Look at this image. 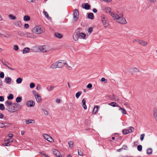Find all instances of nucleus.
Instances as JSON below:
<instances>
[{
  "mask_svg": "<svg viewBox=\"0 0 157 157\" xmlns=\"http://www.w3.org/2000/svg\"><path fill=\"white\" fill-rule=\"evenodd\" d=\"M17 103L12 104L11 101L7 100L5 102L6 109L10 112H14L16 111V107L17 105Z\"/></svg>",
  "mask_w": 157,
  "mask_h": 157,
  "instance_id": "f257e3e1",
  "label": "nucleus"
},
{
  "mask_svg": "<svg viewBox=\"0 0 157 157\" xmlns=\"http://www.w3.org/2000/svg\"><path fill=\"white\" fill-rule=\"evenodd\" d=\"M66 64V61L59 60L51 65L50 68L52 69H55L56 68H61L64 65Z\"/></svg>",
  "mask_w": 157,
  "mask_h": 157,
  "instance_id": "f03ea898",
  "label": "nucleus"
},
{
  "mask_svg": "<svg viewBox=\"0 0 157 157\" xmlns=\"http://www.w3.org/2000/svg\"><path fill=\"white\" fill-rule=\"evenodd\" d=\"M32 32L36 34H40L44 32V28L41 25H36L33 29Z\"/></svg>",
  "mask_w": 157,
  "mask_h": 157,
  "instance_id": "7ed1b4c3",
  "label": "nucleus"
},
{
  "mask_svg": "<svg viewBox=\"0 0 157 157\" xmlns=\"http://www.w3.org/2000/svg\"><path fill=\"white\" fill-rule=\"evenodd\" d=\"M38 49L41 52H45L50 51L51 48L47 45L40 46L38 47Z\"/></svg>",
  "mask_w": 157,
  "mask_h": 157,
  "instance_id": "20e7f679",
  "label": "nucleus"
},
{
  "mask_svg": "<svg viewBox=\"0 0 157 157\" xmlns=\"http://www.w3.org/2000/svg\"><path fill=\"white\" fill-rule=\"evenodd\" d=\"M123 15H120L119 17L117 20V21L121 24H124L127 23L125 19L122 17Z\"/></svg>",
  "mask_w": 157,
  "mask_h": 157,
  "instance_id": "39448f33",
  "label": "nucleus"
},
{
  "mask_svg": "<svg viewBox=\"0 0 157 157\" xmlns=\"http://www.w3.org/2000/svg\"><path fill=\"white\" fill-rule=\"evenodd\" d=\"M78 17V10L75 9L73 11V21H76Z\"/></svg>",
  "mask_w": 157,
  "mask_h": 157,
  "instance_id": "423d86ee",
  "label": "nucleus"
},
{
  "mask_svg": "<svg viewBox=\"0 0 157 157\" xmlns=\"http://www.w3.org/2000/svg\"><path fill=\"white\" fill-rule=\"evenodd\" d=\"M2 63L3 65L6 67L8 69L12 71H14L15 70L14 69L11 67H12V65L10 63L7 62H4L2 61Z\"/></svg>",
  "mask_w": 157,
  "mask_h": 157,
  "instance_id": "0eeeda50",
  "label": "nucleus"
},
{
  "mask_svg": "<svg viewBox=\"0 0 157 157\" xmlns=\"http://www.w3.org/2000/svg\"><path fill=\"white\" fill-rule=\"evenodd\" d=\"M25 37L32 39H34L36 38L35 36L33 34L28 32L25 33Z\"/></svg>",
  "mask_w": 157,
  "mask_h": 157,
  "instance_id": "6e6552de",
  "label": "nucleus"
},
{
  "mask_svg": "<svg viewBox=\"0 0 157 157\" xmlns=\"http://www.w3.org/2000/svg\"><path fill=\"white\" fill-rule=\"evenodd\" d=\"M73 38L75 41H77L78 39V30L77 29L73 35Z\"/></svg>",
  "mask_w": 157,
  "mask_h": 157,
  "instance_id": "1a4fd4ad",
  "label": "nucleus"
},
{
  "mask_svg": "<svg viewBox=\"0 0 157 157\" xmlns=\"http://www.w3.org/2000/svg\"><path fill=\"white\" fill-rule=\"evenodd\" d=\"M52 151L53 154L56 155L57 157H61L60 153L58 150L56 149H53L52 150Z\"/></svg>",
  "mask_w": 157,
  "mask_h": 157,
  "instance_id": "9d476101",
  "label": "nucleus"
},
{
  "mask_svg": "<svg viewBox=\"0 0 157 157\" xmlns=\"http://www.w3.org/2000/svg\"><path fill=\"white\" fill-rule=\"evenodd\" d=\"M14 25L16 26L21 27L22 26V24L20 20H16L13 22Z\"/></svg>",
  "mask_w": 157,
  "mask_h": 157,
  "instance_id": "9b49d317",
  "label": "nucleus"
},
{
  "mask_svg": "<svg viewBox=\"0 0 157 157\" xmlns=\"http://www.w3.org/2000/svg\"><path fill=\"white\" fill-rule=\"evenodd\" d=\"M35 105V102L32 100L28 101L26 103L27 105L29 107H33Z\"/></svg>",
  "mask_w": 157,
  "mask_h": 157,
  "instance_id": "f8f14e48",
  "label": "nucleus"
},
{
  "mask_svg": "<svg viewBox=\"0 0 157 157\" xmlns=\"http://www.w3.org/2000/svg\"><path fill=\"white\" fill-rule=\"evenodd\" d=\"M136 41L138 43L142 46H146L147 44V42L146 41L140 40H137Z\"/></svg>",
  "mask_w": 157,
  "mask_h": 157,
  "instance_id": "ddd939ff",
  "label": "nucleus"
},
{
  "mask_svg": "<svg viewBox=\"0 0 157 157\" xmlns=\"http://www.w3.org/2000/svg\"><path fill=\"white\" fill-rule=\"evenodd\" d=\"M110 15L114 20H116V21L120 17L117 14L113 12L110 13Z\"/></svg>",
  "mask_w": 157,
  "mask_h": 157,
  "instance_id": "4468645a",
  "label": "nucleus"
},
{
  "mask_svg": "<svg viewBox=\"0 0 157 157\" xmlns=\"http://www.w3.org/2000/svg\"><path fill=\"white\" fill-rule=\"evenodd\" d=\"M82 7L86 10H88L90 9V6L88 3H85L82 4Z\"/></svg>",
  "mask_w": 157,
  "mask_h": 157,
  "instance_id": "2eb2a0df",
  "label": "nucleus"
},
{
  "mask_svg": "<svg viewBox=\"0 0 157 157\" xmlns=\"http://www.w3.org/2000/svg\"><path fill=\"white\" fill-rule=\"evenodd\" d=\"M35 98L37 102L41 103L42 102V99L41 98V96H40L39 94L37 95V96H36L35 97Z\"/></svg>",
  "mask_w": 157,
  "mask_h": 157,
  "instance_id": "dca6fc26",
  "label": "nucleus"
},
{
  "mask_svg": "<svg viewBox=\"0 0 157 157\" xmlns=\"http://www.w3.org/2000/svg\"><path fill=\"white\" fill-rule=\"evenodd\" d=\"M102 22L103 25L105 28L107 27L109 25V23L107 20H103Z\"/></svg>",
  "mask_w": 157,
  "mask_h": 157,
  "instance_id": "f3484780",
  "label": "nucleus"
},
{
  "mask_svg": "<svg viewBox=\"0 0 157 157\" xmlns=\"http://www.w3.org/2000/svg\"><path fill=\"white\" fill-rule=\"evenodd\" d=\"M102 22L103 25L105 28L107 27L109 25V23L107 20H103Z\"/></svg>",
  "mask_w": 157,
  "mask_h": 157,
  "instance_id": "a211bd4d",
  "label": "nucleus"
},
{
  "mask_svg": "<svg viewBox=\"0 0 157 157\" xmlns=\"http://www.w3.org/2000/svg\"><path fill=\"white\" fill-rule=\"evenodd\" d=\"M153 116L156 121H157V109L155 108L153 109Z\"/></svg>",
  "mask_w": 157,
  "mask_h": 157,
  "instance_id": "6ab92c4d",
  "label": "nucleus"
},
{
  "mask_svg": "<svg viewBox=\"0 0 157 157\" xmlns=\"http://www.w3.org/2000/svg\"><path fill=\"white\" fill-rule=\"evenodd\" d=\"M30 52V48L28 47L24 48L22 51V53L23 54L29 53Z\"/></svg>",
  "mask_w": 157,
  "mask_h": 157,
  "instance_id": "aec40b11",
  "label": "nucleus"
},
{
  "mask_svg": "<svg viewBox=\"0 0 157 157\" xmlns=\"http://www.w3.org/2000/svg\"><path fill=\"white\" fill-rule=\"evenodd\" d=\"M109 105H110L112 106L113 107H120V106L119 105L115 102H113L111 103H110L109 104Z\"/></svg>",
  "mask_w": 157,
  "mask_h": 157,
  "instance_id": "412c9836",
  "label": "nucleus"
},
{
  "mask_svg": "<svg viewBox=\"0 0 157 157\" xmlns=\"http://www.w3.org/2000/svg\"><path fill=\"white\" fill-rule=\"evenodd\" d=\"M99 108V106L97 105H95L93 109V113H94V114H96V113H97L98 112Z\"/></svg>",
  "mask_w": 157,
  "mask_h": 157,
  "instance_id": "4be33fe9",
  "label": "nucleus"
},
{
  "mask_svg": "<svg viewBox=\"0 0 157 157\" xmlns=\"http://www.w3.org/2000/svg\"><path fill=\"white\" fill-rule=\"evenodd\" d=\"M54 35L56 37L59 39L61 38L63 36L62 34L58 33H55Z\"/></svg>",
  "mask_w": 157,
  "mask_h": 157,
  "instance_id": "5701e85b",
  "label": "nucleus"
},
{
  "mask_svg": "<svg viewBox=\"0 0 157 157\" xmlns=\"http://www.w3.org/2000/svg\"><path fill=\"white\" fill-rule=\"evenodd\" d=\"M86 34H84L83 33H81L79 34V37H80L81 39H86Z\"/></svg>",
  "mask_w": 157,
  "mask_h": 157,
  "instance_id": "b1692460",
  "label": "nucleus"
},
{
  "mask_svg": "<svg viewBox=\"0 0 157 157\" xmlns=\"http://www.w3.org/2000/svg\"><path fill=\"white\" fill-rule=\"evenodd\" d=\"M82 106L85 109H87V106L86 105V101L83 99L82 100Z\"/></svg>",
  "mask_w": 157,
  "mask_h": 157,
  "instance_id": "393cba45",
  "label": "nucleus"
},
{
  "mask_svg": "<svg viewBox=\"0 0 157 157\" xmlns=\"http://www.w3.org/2000/svg\"><path fill=\"white\" fill-rule=\"evenodd\" d=\"M5 80L8 84H10L11 81V79L10 77H6Z\"/></svg>",
  "mask_w": 157,
  "mask_h": 157,
  "instance_id": "a878e982",
  "label": "nucleus"
},
{
  "mask_svg": "<svg viewBox=\"0 0 157 157\" xmlns=\"http://www.w3.org/2000/svg\"><path fill=\"white\" fill-rule=\"evenodd\" d=\"M26 124H34L35 123V121L33 120H29L25 121Z\"/></svg>",
  "mask_w": 157,
  "mask_h": 157,
  "instance_id": "bb28decb",
  "label": "nucleus"
},
{
  "mask_svg": "<svg viewBox=\"0 0 157 157\" xmlns=\"http://www.w3.org/2000/svg\"><path fill=\"white\" fill-rule=\"evenodd\" d=\"M119 110L121 111L122 113L123 114H127L126 110L120 107Z\"/></svg>",
  "mask_w": 157,
  "mask_h": 157,
  "instance_id": "cd10ccee",
  "label": "nucleus"
},
{
  "mask_svg": "<svg viewBox=\"0 0 157 157\" xmlns=\"http://www.w3.org/2000/svg\"><path fill=\"white\" fill-rule=\"evenodd\" d=\"M88 17L90 19L94 18V14L92 13H89L88 14Z\"/></svg>",
  "mask_w": 157,
  "mask_h": 157,
  "instance_id": "c85d7f7f",
  "label": "nucleus"
},
{
  "mask_svg": "<svg viewBox=\"0 0 157 157\" xmlns=\"http://www.w3.org/2000/svg\"><path fill=\"white\" fill-rule=\"evenodd\" d=\"M9 18L10 20H13L16 19V17L12 14H9L8 15Z\"/></svg>",
  "mask_w": 157,
  "mask_h": 157,
  "instance_id": "c756f323",
  "label": "nucleus"
},
{
  "mask_svg": "<svg viewBox=\"0 0 157 157\" xmlns=\"http://www.w3.org/2000/svg\"><path fill=\"white\" fill-rule=\"evenodd\" d=\"M30 20V17L28 15H25L24 17V20L25 21H28Z\"/></svg>",
  "mask_w": 157,
  "mask_h": 157,
  "instance_id": "7c9ffc66",
  "label": "nucleus"
},
{
  "mask_svg": "<svg viewBox=\"0 0 157 157\" xmlns=\"http://www.w3.org/2000/svg\"><path fill=\"white\" fill-rule=\"evenodd\" d=\"M152 151L151 148H149L147 150V154L148 155H150L152 153Z\"/></svg>",
  "mask_w": 157,
  "mask_h": 157,
  "instance_id": "2f4dec72",
  "label": "nucleus"
},
{
  "mask_svg": "<svg viewBox=\"0 0 157 157\" xmlns=\"http://www.w3.org/2000/svg\"><path fill=\"white\" fill-rule=\"evenodd\" d=\"M22 81V79L21 78L19 77L17 78L16 80V82L18 84L21 83Z\"/></svg>",
  "mask_w": 157,
  "mask_h": 157,
  "instance_id": "473e14b6",
  "label": "nucleus"
},
{
  "mask_svg": "<svg viewBox=\"0 0 157 157\" xmlns=\"http://www.w3.org/2000/svg\"><path fill=\"white\" fill-rule=\"evenodd\" d=\"M101 21H102L103 20H107V18L104 14H102L101 15Z\"/></svg>",
  "mask_w": 157,
  "mask_h": 157,
  "instance_id": "72a5a7b5",
  "label": "nucleus"
},
{
  "mask_svg": "<svg viewBox=\"0 0 157 157\" xmlns=\"http://www.w3.org/2000/svg\"><path fill=\"white\" fill-rule=\"evenodd\" d=\"M43 13L44 14L45 16L48 19H51V18L48 16L47 12L44 10L43 11Z\"/></svg>",
  "mask_w": 157,
  "mask_h": 157,
  "instance_id": "f704fd0d",
  "label": "nucleus"
},
{
  "mask_svg": "<svg viewBox=\"0 0 157 157\" xmlns=\"http://www.w3.org/2000/svg\"><path fill=\"white\" fill-rule=\"evenodd\" d=\"M122 132L124 134H128L129 133V132L127 129H124L122 130Z\"/></svg>",
  "mask_w": 157,
  "mask_h": 157,
  "instance_id": "c9c22d12",
  "label": "nucleus"
},
{
  "mask_svg": "<svg viewBox=\"0 0 157 157\" xmlns=\"http://www.w3.org/2000/svg\"><path fill=\"white\" fill-rule=\"evenodd\" d=\"M105 11L106 13H110L111 11V9L109 7H106L105 9Z\"/></svg>",
  "mask_w": 157,
  "mask_h": 157,
  "instance_id": "e433bc0d",
  "label": "nucleus"
},
{
  "mask_svg": "<svg viewBox=\"0 0 157 157\" xmlns=\"http://www.w3.org/2000/svg\"><path fill=\"white\" fill-rule=\"evenodd\" d=\"M6 123L0 122V128H2L6 127Z\"/></svg>",
  "mask_w": 157,
  "mask_h": 157,
  "instance_id": "4c0bfd02",
  "label": "nucleus"
},
{
  "mask_svg": "<svg viewBox=\"0 0 157 157\" xmlns=\"http://www.w3.org/2000/svg\"><path fill=\"white\" fill-rule=\"evenodd\" d=\"M44 138L46 140H47L48 138L50 137V136L47 134H44L43 135Z\"/></svg>",
  "mask_w": 157,
  "mask_h": 157,
  "instance_id": "58836bf2",
  "label": "nucleus"
},
{
  "mask_svg": "<svg viewBox=\"0 0 157 157\" xmlns=\"http://www.w3.org/2000/svg\"><path fill=\"white\" fill-rule=\"evenodd\" d=\"M18 34L21 36H25V33L23 31H19L17 32Z\"/></svg>",
  "mask_w": 157,
  "mask_h": 157,
  "instance_id": "ea45409f",
  "label": "nucleus"
},
{
  "mask_svg": "<svg viewBox=\"0 0 157 157\" xmlns=\"http://www.w3.org/2000/svg\"><path fill=\"white\" fill-rule=\"evenodd\" d=\"M5 141L7 142L8 143H10L13 142V140L12 138H10V139H9L7 140H5Z\"/></svg>",
  "mask_w": 157,
  "mask_h": 157,
  "instance_id": "a19ab883",
  "label": "nucleus"
},
{
  "mask_svg": "<svg viewBox=\"0 0 157 157\" xmlns=\"http://www.w3.org/2000/svg\"><path fill=\"white\" fill-rule=\"evenodd\" d=\"M93 31V28L91 27L88 30V33H87V35H90L92 32Z\"/></svg>",
  "mask_w": 157,
  "mask_h": 157,
  "instance_id": "79ce46f5",
  "label": "nucleus"
},
{
  "mask_svg": "<svg viewBox=\"0 0 157 157\" xmlns=\"http://www.w3.org/2000/svg\"><path fill=\"white\" fill-rule=\"evenodd\" d=\"M22 100L21 97H18L16 98V101L17 102H20Z\"/></svg>",
  "mask_w": 157,
  "mask_h": 157,
  "instance_id": "37998d69",
  "label": "nucleus"
},
{
  "mask_svg": "<svg viewBox=\"0 0 157 157\" xmlns=\"http://www.w3.org/2000/svg\"><path fill=\"white\" fill-rule=\"evenodd\" d=\"M134 129V128L132 126H130L129 127L128 129L129 132V133L132 132H133V130Z\"/></svg>",
  "mask_w": 157,
  "mask_h": 157,
  "instance_id": "c03bdc74",
  "label": "nucleus"
},
{
  "mask_svg": "<svg viewBox=\"0 0 157 157\" xmlns=\"http://www.w3.org/2000/svg\"><path fill=\"white\" fill-rule=\"evenodd\" d=\"M47 141L50 142H54V140L53 138L50 136V137L48 138V139L47 140Z\"/></svg>",
  "mask_w": 157,
  "mask_h": 157,
  "instance_id": "a18cd8bd",
  "label": "nucleus"
},
{
  "mask_svg": "<svg viewBox=\"0 0 157 157\" xmlns=\"http://www.w3.org/2000/svg\"><path fill=\"white\" fill-rule=\"evenodd\" d=\"M68 144H69V147L70 148H71L73 147V142L72 141H69L68 142Z\"/></svg>",
  "mask_w": 157,
  "mask_h": 157,
  "instance_id": "49530a36",
  "label": "nucleus"
},
{
  "mask_svg": "<svg viewBox=\"0 0 157 157\" xmlns=\"http://www.w3.org/2000/svg\"><path fill=\"white\" fill-rule=\"evenodd\" d=\"M8 99L9 100H12L13 99V96L12 94H10L7 97Z\"/></svg>",
  "mask_w": 157,
  "mask_h": 157,
  "instance_id": "de8ad7c7",
  "label": "nucleus"
},
{
  "mask_svg": "<svg viewBox=\"0 0 157 157\" xmlns=\"http://www.w3.org/2000/svg\"><path fill=\"white\" fill-rule=\"evenodd\" d=\"M5 109V107L4 105L2 104H0V109L2 110H4Z\"/></svg>",
  "mask_w": 157,
  "mask_h": 157,
  "instance_id": "09e8293b",
  "label": "nucleus"
},
{
  "mask_svg": "<svg viewBox=\"0 0 157 157\" xmlns=\"http://www.w3.org/2000/svg\"><path fill=\"white\" fill-rule=\"evenodd\" d=\"M41 89V86L40 84H37L36 87V89L37 90H40Z\"/></svg>",
  "mask_w": 157,
  "mask_h": 157,
  "instance_id": "8fccbe9b",
  "label": "nucleus"
},
{
  "mask_svg": "<svg viewBox=\"0 0 157 157\" xmlns=\"http://www.w3.org/2000/svg\"><path fill=\"white\" fill-rule=\"evenodd\" d=\"M142 147L141 145H139L137 146V150L139 151H141L142 150Z\"/></svg>",
  "mask_w": 157,
  "mask_h": 157,
  "instance_id": "3c124183",
  "label": "nucleus"
},
{
  "mask_svg": "<svg viewBox=\"0 0 157 157\" xmlns=\"http://www.w3.org/2000/svg\"><path fill=\"white\" fill-rule=\"evenodd\" d=\"M29 86L30 88H33L35 87V84L34 83L32 82L30 83Z\"/></svg>",
  "mask_w": 157,
  "mask_h": 157,
  "instance_id": "603ef678",
  "label": "nucleus"
},
{
  "mask_svg": "<svg viewBox=\"0 0 157 157\" xmlns=\"http://www.w3.org/2000/svg\"><path fill=\"white\" fill-rule=\"evenodd\" d=\"M44 115L47 116H48L49 113V112L46 109H44L43 110Z\"/></svg>",
  "mask_w": 157,
  "mask_h": 157,
  "instance_id": "864d4df0",
  "label": "nucleus"
},
{
  "mask_svg": "<svg viewBox=\"0 0 157 157\" xmlns=\"http://www.w3.org/2000/svg\"><path fill=\"white\" fill-rule=\"evenodd\" d=\"M145 136V134H143L140 135V139L141 141H143L144 139V137Z\"/></svg>",
  "mask_w": 157,
  "mask_h": 157,
  "instance_id": "5fc2aeb1",
  "label": "nucleus"
},
{
  "mask_svg": "<svg viewBox=\"0 0 157 157\" xmlns=\"http://www.w3.org/2000/svg\"><path fill=\"white\" fill-rule=\"evenodd\" d=\"M33 94L34 96V97H35L36 96H37V95H38L39 94L35 91H33Z\"/></svg>",
  "mask_w": 157,
  "mask_h": 157,
  "instance_id": "6e6d98bb",
  "label": "nucleus"
},
{
  "mask_svg": "<svg viewBox=\"0 0 157 157\" xmlns=\"http://www.w3.org/2000/svg\"><path fill=\"white\" fill-rule=\"evenodd\" d=\"M54 88V87L53 86H51L50 87V88L49 89H48L47 88V89L48 91H51Z\"/></svg>",
  "mask_w": 157,
  "mask_h": 157,
  "instance_id": "4d7b16f0",
  "label": "nucleus"
},
{
  "mask_svg": "<svg viewBox=\"0 0 157 157\" xmlns=\"http://www.w3.org/2000/svg\"><path fill=\"white\" fill-rule=\"evenodd\" d=\"M18 47L17 45H15L13 46V49L15 51H17L18 50Z\"/></svg>",
  "mask_w": 157,
  "mask_h": 157,
  "instance_id": "13d9d810",
  "label": "nucleus"
},
{
  "mask_svg": "<svg viewBox=\"0 0 157 157\" xmlns=\"http://www.w3.org/2000/svg\"><path fill=\"white\" fill-rule=\"evenodd\" d=\"M4 77V74L3 72H1L0 73V77L1 78H3Z\"/></svg>",
  "mask_w": 157,
  "mask_h": 157,
  "instance_id": "bf43d9fd",
  "label": "nucleus"
},
{
  "mask_svg": "<svg viewBox=\"0 0 157 157\" xmlns=\"http://www.w3.org/2000/svg\"><path fill=\"white\" fill-rule=\"evenodd\" d=\"M56 101L57 103H59L61 102V100L59 98H57L56 100Z\"/></svg>",
  "mask_w": 157,
  "mask_h": 157,
  "instance_id": "052dcab7",
  "label": "nucleus"
},
{
  "mask_svg": "<svg viewBox=\"0 0 157 157\" xmlns=\"http://www.w3.org/2000/svg\"><path fill=\"white\" fill-rule=\"evenodd\" d=\"M92 87V85L91 83L88 84L87 86V88H91Z\"/></svg>",
  "mask_w": 157,
  "mask_h": 157,
  "instance_id": "680f3d73",
  "label": "nucleus"
},
{
  "mask_svg": "<svg viewBox=\"0 0 157 157\" xmlns=\"http://www.w3.org/2000/svg\"><path fill=\"white\" fill-rule=\"evenodd\" d=\"M4 98L3 96H0V101H4Z\"/></svg>",
  "mask_w": 157,
  "mask_h": 157,
  "instance_id": "e2e57ef3",
  "label": "nucleus"
},
{
  "mask_svg": "<svg viewBox=\"0 0 157 157\" xmlns=\"http://www.w3.org/2000/svg\"><path fill=\"white\" fill-rule=\"evenodd\" d=\"M101 81L102 82H104V81H105V82H104L105 83H106L107 82V81H106V79H105L104 78H102L101 79Z\"/></svg>",
  "mask_w": 157,
  "mask_h": 157,
  "instance_id": "0e129e2a",
  "label": "nucleus"
},
{
  "mask_svg": "<svg viewBox=\"0 0 157 157\" xmlns=\"http://www.w3.org/2000/svg\"><path fill=\"white\" fill-rule=\"evenodd\" d=\"M29 25L28 24H25L24 25V28L25 29H27L29 27Z\"/></svg>",
  "mask_w": 157,
  "mask_h": 157,
  "instance_id": "69168bd1",
  "label": "nucleus"
},
{
  "mask_svg": "<svg viewBox=\"0 0 157 157\" xmlns=\"http://www.w3.org/2000/svg\"><path fill=\"white\" fill-rule=\"evenodd\" d=\"M66 68H67L69 70H71V67L69 66H68L67 64H66Z\"/></svg>",
  "mask_w": 157,
  "mask_h": 157,
  "instance_id": "338daca9",
  "label": "nucleus"
},
{
  "mask_svg": "<svg viewBox=\"0 0 157 157\" xmlns=\"http://www.w3.org/2000/svg\"><path fill=\"white\" fill-rule=\"evenodd\" d=\"M114 101H118L119 102V103H121V102H120V100H119L117 98H115L114 99Z\"/></svg>",
  "mask_w": 157,
  "mask_h": 157,
  "instance_id": "774afa93",
  "label": "nucleus"
}]
</instances>
